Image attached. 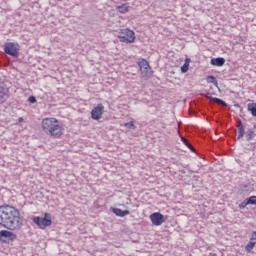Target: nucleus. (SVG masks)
<instances>
[{
	"instance_id": "nucleus-15",
	"label": "nucleus",
	"mask_w": 256,
	"mask_h": 256,
	"mask_svg": "<svg viewBox=\"0 0 256 256\" xmlns=\"http://www.w3.org/2000/svg\"><path fill=\"white\" fill-rule=\"evenodd\" d=\"M255 245H256V242L253 240H250L245 247L246 253H251V251H253V249H255Z\"/></svg>"
},
{
	"instance_id": "nucleus-13",
	"label": "nucleus",
	"mask_w": 256,
	"mask_h": 256,
	"mask_svg": "<svg viewBox=\"0 0 256 256\" xmlns=\"http://www.w3.org/2000/svg\"><path fill=\"white\" fill-rule=\"evenodd\" d=\"M129 9H131V6H128L127 4H122L116 7V11H118V13H121L122 15H125V13H129Z\"/></svg>"
},
{
	"instance_id": "nucleus-29",
	"label": "nucleus",
	"mask_w": 256,
	"mask_h": 256,
	"mask_svg": "<svg viewBox=\"0 0 256 256\" xmlns=\"http://www.w3.org/2000/svg\"><path fill=\"white\" fill-rule=\"evenodd\" d=\"M18 122H19V123H23V117H20V118L18 119Z\"/></svg>"
},
{
	"instance_id": "nucleus-24",
	"label": "nucleus",
	"mask_w": 256,
	"mask_h": 256,
	"mask_svg": "<svg viewBox=\"0 0 256 256\" xmlns=\"http://www.w3.org/2000/svg\"><path fill=\"white\" fill-rule=\"evenodd\" d=\"M247 205H249V203L246 202H242L240 205H239V208L240 209H245L247 207Z\"/></svg>"
},
{
	"instance_id": "nucleus-4",
	"label": "nucleus",
	"mask_w": 256,
	"mask_h": 256,
	"mask_svg": "<svg viewBox=\"0 0 256 256\" xmlns=\"http://www.w3.org/2000/svg\"><path fill=\"white\" fill-rule=\"evenodd\" d=\"M138 67L140 69L142 79H150V77H153V71L151 70V66L147 60L140 59L138 61Z\"/></svg>"
},
{
	"instance_id": "nucleus-19",
	"label": "nucleus",
	"mask_w": 256,
	"mask_h": 256,
	"mask_svg": "<svg viewBox=\"0 0 256 256\" xmlns=\"http://www.w3.org/2000/svg\"><path fill=\"white\" fill-rule=\"evenodd\" d=\"M124 127H127L128 129H135V121H130L128 123H124Z\"/></svg>"
},
{
	"instance_id": "nucleus-1",
	"label": "nucleus",
	"mask_w": 256,
	"mask_h": 256,
	"mask_svg": "<svg viewBox=\"0 0 256 256\" xmlns=\"http://www.w3.org/2000/svg\"><path fill=\"white\" fill-rule=\"evenodd\" d=\"M0 225L5 227V229H9L10 231L21 229L23 220L21 219L19 210L9 205L0 206Z\"/></svg>"
},
{
	"instance_id": "nucleus-26",
	"label": "nucleus",
	"mask_w": 256,
	"mask_h": 256,
	"mask_svg": "<svg viewBox=\"0 0 256 256\" xmlns=\"http://www.w3.org/2000/svg\"><path fill=\"white\" fill-rule=\"evenodd\" d=\"M191 63V59H189V58H186L185 59V63L184 64H186V65H188L189 66V64Z\"/></svg>"
},
{
	"instance_id": "nucleus-25",
	"label": "nucleus",
	"mask_w": 256,
	"mask_h": 256,
	"mask_svg": "<svg viewBox=\"0 0 256 256\" xmlns=\"http://www.w3.org/2000/svg\"><path fill=\"white\" fill-rule=\"evenodd\" d=\"M250 241H256V231H253V232H252Z\"/></svg>"
},
{
	"instance_id": "nucleus-30",
	"label": "nucleus",
	"mask_w": 256,
	"mask_h": 256,
	"mask_svg": "<svg viewBox=\"0 0 256 256\" xmlns=\"http://www.w3.org/2000/svg\"><path fill=\"white\" fill-rule=\"evenodd\" d=\"M37 99L35 97H33V103H36Z\"/></svg>"
},
{
	"instance_id": "nucleus-23",
	"label": "nucleus",
	"mask_w": 256,
	"mask_h": 256,
	"mask_svg": "<svg viewBox=\"0 0 256 256\" xmlns=\"http://www.w3.org/2000/svg\"><path fill=\"white\" fill-rule=\"evenodd\" d=\"M181 71L183 73H187V71H189V65L184 63L183 66L181 67Z\"/></svg>"
},
{
	"instance_id": "nucleus-12",
	"label": "nucleus",
	"mask_w": 256,
	"mask_h": 256,
	"mask_svg": "<svg viewBox=\"0 0 256 256\" xmlns=\"http://www.w3.org/2000/svg\"><path fill=\"white\" fill-rule=\"evenodd\" d=\"M211 65L215 67H223L225 65V58H212Z\"/></svg>"
},
{
	"instance_id": "nucleus-11",
	"label": "nucleus",
	"mask_w": 256,
	"mask_h": 256,
	"mask_svg": "<svg viewBox=\"0 0 256 256\" xmlns=\"http://www.w3.org/2000/svg\"><path fill=\"white\" fill-rule=\"evenodd\" d=\"M237 129H238V137L237 140L243 139V136L245 135V126H243V123L241 121L237 122Z\"/></svg>"
},
{
	"instance_id": "nucleus-28",
	"label": "nucleus",
	"mask_w": 256,
	"mask_h": 256,
	"mask_svg": "<svg viewBox=\"0 0 256 256\" xmlns=\"http://www.w3.org/2000/svg\"><path fill=\"white\" fill-rule=\"evenodd\" d=\"M28 101L29 103H33V95L29 96Z\"/></svg>"
},
{
	"instance_id": "nucleus-10",
	"label": "nucleus",
	"mask_w": 256,
	"mask_h": 256,
	"mask_svg": "<svg viewBox=\"0 0 256 256\" xmlns=\"http://www.w3.org/2000/svg\"><path fill=\"white\" fill-rule=\"evenodd\" d=\"M0 239H7L8 241H15L17 239V234L8 231V230H2L0 231Z\"/></svg>"
},
{
	"instance_id": "nucleus-20",
	"label": "nucleus",
	"mask_w": 256,
	"mask_h": 256,
	"mask_svg": "<svg viewBox=\"0 0 256 256\" xmlns=\"http://www.w3.org/2000/svg\"><path fill=\"white\" fill-rule=\"evenodd\" d=\"M248 205H256V196H251L247 199Z\"/></svg>"
},
{
	"instance_id": "nucleus-17",
	"label": "nucleus",
	"mask_w": 256,
	"mask_h": 256,
	"mask_svg": "<svg viewBox=\"0 0 256 256\" xmlns=\"http://www.w3.org/2000/svg\"><path fill=\"white\" fill-rule=\"evenodd\" d=\"M182 142L184 143V145H186V147H188L189 150L195 152V148H193V145H191V143H189V141H187V139H185L184 137L181 138Z\"/></svg>"
},
{
	"instance_id": "nucleus-21",
	"label": "nucleus",
	"mask_w": 256,
	"mask_h": 256,
	"mask_svg": "<svg viewBox=\"0 0 256 256\" xmlns=\"http://www.w3.org/2000/svg\"><path fill=\"white\" fill-rule=\"evenodd\" d=\"M251 139H253V131L252 130H248L246 132V140L247 141H251Z\"/></svg>"
},
{
	"instance_id": "nucleus-22",
	"label": "nucleus",
	"mask_w": 256,
	"mask_h": 256,
	"mask_svg": "<svg viewBox=\"0 0 256 256\" xmlns=\"http://www.w3.org/2000/svg\"><path fill=\"white\" fill-rule=\"evenodd\" d=\"M207 82L208 83H214L215 85H217V80H216L215 76H208L207 77Z\"/></svg>"
},
{
	"instance_id": "nucleus-9",
	"label": "nucleus",
	"mask_w": 256,
	"mask_h": 256,
	"mask_svg": "<svg viewBox=\"0 0 256 256\" xmlns=\"http://www.w3.org/2000/svg\"><path fill=\"white\" fill-rule=\"evenodd\" d=\"M7 99H9V89L0 82V105H3Z\"/></svg>"
},
{
	"instance_id": "nucleus-18",
	"label": "nucleus",
	"mask_w": 256,
	"mask_h": 256,
	"mask_svg": "<svg viewBox=\"0 0 256 256\" xmlns=\"http://www.w3.org/2000/svg\"><path fill=\"white\" fill-rule=\"evenodd\" d=\"M214 103H217L218 105H223V107H227V103H225V101L219 99V98H214L213 99Z\"/></svg>"
},
{
	"instance_id": "nucleus-7",
	"label": "nucleus",
	"mask_w": 256,
	"mask_h": 256,
	"mask_svg": "<svg viewBox=\"0 0 256 256\" xmlns=\"http://www.w3.org/2000/svg\"><path fill=\"white\" fill-rule=\"evenodd\" d=\"M4 51L6 55H10V57H17L19 55V48H17V45L13 42L7 43L4 46Z\"/></svg>"
},
{
	"instance_id": "nucleus-5",
	"label": "nucleus",
	"mask_w": 256,
	"mask_h": 256,
	"mask_svg": "<svg viewBox=\"0 0 256 256\" xmlns=\"http://www.w3.org/2000/svg\"><path fill=\"white\" fill-rule=\"evenodd\" d=\"M34 223L39 227V229H46V227H51L53 221L51 220V214H45L43 218L34 217Z\"/></svg>"
},
{
	"instance_id": "nucleus-14",
	"label": "nucleus",
	"mask_w": 256,
	"mask_h": 256,
	"mask_svg": "<svg viewBox=\"0 0 256 256\" xmlns=\"http://www.w3.org/2000/svg\"><path fill=\"white\" fill-rule=\"evenodd\" d=\"M114 215H117V217H126V215H129V210H121L119 208H113Z\"/></svg>"
},
{
	"instance_id": "nucleus-16",
	"label": "nucleus",
	"mask_w": 256,
	"mask_h": 256,
	"mask_svg": "<svg viewBox=\"0 0 256 256\" xmlns=\"http://www.w3.org/2000/svg\"><path fill=\"white\" fill-rule=\"evenodd\" d=\"M248 111L251 112L253 117H256V104L255 103L248 104Z\"/></svg>"
},
{
	"instance_id": "nucleus-8",
	"label": "nucleus",
	"mask_w": 256,
	"mask_h": 256,
	"mask_svg": "<svg viewBox=\"0 0 256 256\" xmlns=\"http://www.w3.org/2000/svg\"><path fill=\"white\" fill-rule=\"evenodd\" d=\"M150 221L152 222V225L159 227L165 223V216L159 212H155L150 215Z\"/></svg>"
},
{
	"instance_id": "nucleus-6",
	"label": "nucleus",
	"mask_w": 256,
	"mask_h": 256,
	"mask_svg": "<svg viewBox=\"0 0 256 256\" xmlns=\"http://www.w3.org/2000/svg\"><path fill=\"white\" fill-rule=\"evenodd\" d=\"M103 113H105V106L103 104H98L91 111V117L94 121H99L101 117H103Z\"/></svg>"
},
{
	"instance_id": "nucleus-3",
	"label": "nucleus",
	"mask_w": 256,
	"mask_h": 256,
	"mask_svg": "<svg viewBox=\"0 0 256 256\" xmlns=\"http://www.w3.org/2000/svg\"><path fill=\"white\" fill-rule=\"evenodd\" d=\"M118 39L121 43H135V32L129 28L122 29L119 32Z\"/></svg>"
},
{
	"instance_id": "nucleus-27",
	"label": "nucleus",
	"mask_w": 256,
	"mask_h": 256,
	"mask_svg": "<svg viewBox=\"0 0 256 256\" xmlns=\"http://www.w3.org/2000/svg\"><path fill=\"white\" fill-rule=\"evenodd\" d=\"M206 97H207V99H209L210 101H213V99H216V98H213V97L211 96V94H207Z\"/></svg>"
},
{
	"instance_id": "nucleus-2",
	"label": "nucleus",
	"mask_w": 256,
	"mask_h": 256,
	"mask_svg": "<svg viewBox=\"0 0 256 256\" xmlns=\"http://www.w3.org/2000/svg\"><path fill=\"white\" fill-rule=\"evenodd\" d=\"M42 131L52 139H61L65 133V125L57 118H44L41 122Z\"/></svg>"
}]
</instances>
